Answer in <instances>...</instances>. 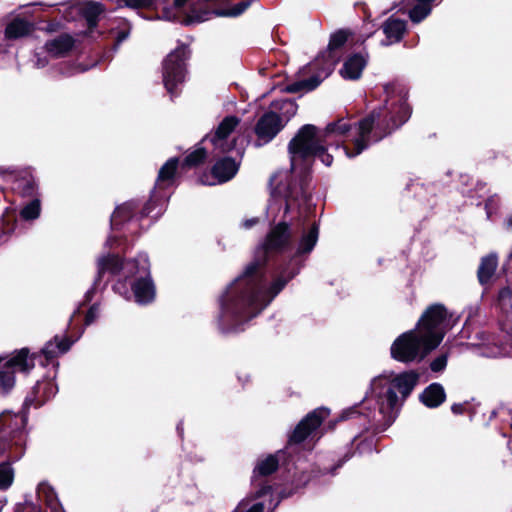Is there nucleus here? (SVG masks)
Returning a JSON list of instances; mask_svg holds the SVG:
<instances>
[{"mask_svg": "<svg viewBox=\"0 0 512 512\" xmlns=\"http://www.w3.org/2000/svg\"><path fill=\"white\" fill-rule=\"evenodd\" d=\"M40 211V201L35 199L23 207L20 215L25 220H34L39 217Z\"/></svg>", "mask_w": 512, "mask_h": 512, "instance_id": "28", "label": "nucleus"}, {"mask_svg": "<svg viewBox=\"0 0 512 512\" xmlns=\"http://www.w3.org/2000/svg\"><path fill=\"white\" fill-rule=\"evenodd\" d=\"M33 366L27 349H21L10 359H0V394H7L14 387L16 371H28Z\"/></svg>", "mask_w": 512, "mask_h": 512, "instance_id": "8", "label": "nucleus"}, {"mask_svg": "<svg viewBox=\"0 0 512 512\" xmlns=\"http://www.w3.org/2000/svg\"><path fill=\"white\" fill-rule=\"evenodd\" d=\"M130 8H146L153 4V0H122Z\"/></svg>", "mask_w": 512, "mask_h": 512, "instance_id": "35", "label": "nucleus"}, {"mask_svg": "<svg viewBox=\"0 0 512 512\" xmlns=\"http://www.w3.org/2000/svg\"><path fill=\"white\" fill-rule=\"evenodd\" d=\"M71 343L67 339H58L57 337L54 339V342H49L42 350L43 354L47 359H51L58 354L65 353Z\"/></svg>", "mask_w": 512, "mask_h": 512, "instance_id": "24", "label": "nucleus"}, {"mask_svg": "<svg viewBox=\"0 0 512 512\" xmlns=\"http://www.w3.org/2000/svg\"><path fill=\"white\" fill-rule=\"evenodd\" d=\"M127 34H121V36L118 39V42L123 41L126 38Z\"/></svg>", "mask_w": 512, "mask_h": 512, "instance_id": "48", "label": "nucleus"}, {"mask_svg": "<svg viewBox=\"0 0 512 512\" xmlns=\"http://www.w3.org/2000/svg\"><path fill=\"white\" fill-rule=\"evenodd\" d=\"M257 222H258L257 218H251V219L245 220L243 222V227L246 228V229H249L252 226H254L255 224H257Z\"/></svg>", "mask_w": 512, "mask_h": 512, "instance_id": "41", "label": "nucleus"}, {"mask_svg": "<svg viewBox=\"0 0 512 512\" xmlns=\"http://www.w3.org/2000/svg\"><path fill=\"white\" fill-rule=\"evenodd\" d=\"M177 162L178 160L176 158L168 160L160 169L158 180L167 181L172 179L177 168Z\"/></svg>", "mask_w": 512, "mask_h": 512, "instance_id": "31", "label": "nucleus"}, {"mask_svg": "<svg viewBox=\"0 0 512 512\" xmlns=\"http://www.w3.org/2000/svg\"><path fill=\"white\" fill-rule=\"evenodd\" d=\"M430 341L418 329L409 330L394 340L390 348L391 356L403 363L420 361L437 348V343Z\"/></svg>", "mask_w": 512, "mask_h": 512, "instance_id": "3", "label": "nucleus"}, {"mask_svg": "<svg viewBox=\"0 0 512 512\" xmlns=\"http://www.w3.org/2000/svg\"><path fill=\"white\" fill-rule=\"evenodd\" d=\"M314 156L320 157L321 161L326 165L329 166L332 163V156L325 153V146L323 145V152H320L318 154H315Z\"/></svg>", "mask_w": 512, "mask_h": 512, "instance_id": "39", "label": "nucleus"}, {"mask_svg": "<svg viewBox=\"0 0 512 512\" xmlns=\"http://www.w3.org/2000/svg\"><path fill=\"white\" fill-rule=\"evenodd\" d=\"M277 466L278 460L275 458V456L270 455L259 461L255 470L260 475H269L276 470Z\"/></svg>", "mask_w": 512, "mask_h": 512, "instance_id": "27", "label": "nucleus"}, {"mask_svg": "<svg viewBox=\"0 0 512 512\" xmlns=\"http://www.w3.org/2000/svg\"><path fill=\"white\" fill-rule=\"evenodd\" d=\"M347 40V34H333L328 44L327 51L322 53L313 64L314 66H316L320 62V60L322 61L320 72H318L315 76L311 77L308 80H303L294 83L293 85H291L290 91H310L315 89L322 82V80L326 78L331 72L335 62L336 51L343 47L347 43Z\"/></svg>", "mask_w": 512, "mask_h": 512, "instance_id": "7", "label": "nucleus"}, {"mask_svg": "<svg viewBox=\"0 0 512 512\" xmlns=\"http://www.w3.org/2000/svg\"><path fill=\"white\" fill-rule=\"evenodd\" d=\"M238 168V164L233 159L224 158L218 161L212 169L214 180L210 181L208 179L202 178L201 181L203 184L207 185H215L217 183L226 182L235 176Z\"/></svg>", "mask_w": 512, "mask_h": 512, "instance_id": "14", "label": "nucleus"}, {"mask_svg": "<svg viewBox=\"0 0 512 512\" xmlns=\"http://www.w3.org/2000/svg\"><path fill=\"white\" fill-rule=\"evenodd\" d=\"M351 128V125L348 121L344 119H340L336 122L330 123L327 125L324 133L325 136L329 134H337V135H345Z\"/></svg>", "mask_w": 512, "mask_h": 512, "instance_id": "29", "label": "nucleus"}, {"mask_svg": "<svg viewBox=\"0 0 512 512\" xmlns=\"http://www.w3.org/2000/svg\"><path fill=\"white\" fill-rule=\"evenodd\" d=\"M406 29V21L398 15L390 16L383 26V32H406Z\"/></svg>", "mask_w": 512, "mask_h": 512, "instance_id": "26", "label": "nucleus"}, {"mask_svg": "<svg viewBox=\"0 0 512 512\" xmlns=\"http://www.w3.org/2000/svg\"><path fill=\"white\" fill-rule=\"evenodd\" d=\"M189 0H164L163 17L169 21H176L186 26H193L205 22L213 14L217 16H238L248 7L247 3H240L229 10L208 11L191 8L185 13L183 8Z\"/></svg>", "mask_w": 512, "mask_h": 512, "instance_id": "2", "label": "nucleus"}, {"mask_svg": "<svg viewBox=\"0 0 512 512\" xmlns=\"http://www.w3.org/2000/svg\"><path fill=\"white\" fill-rule=\"evenodd\" d=\"M287 280L281 278L277 279L271 286L269 294L266 295L263 292H257L250 300V305L253 307H259L261 310L267 306L271 300L283 289Z\"/></svg>", "mask_w": 512, "mask_h": 512, "instance_id": "20", "label": "nucleus"}, {"mask_svg": "<svg viewBox=\"0 0 512 512\" xmlns=\"http://www.w3.org/2000/svg\"><path fill=\"white\" fill-rule=\"evenodd\" d=\"M17 416H11L9 413H2L0 415V429L4 426L11 427V422L15 419L17 420Z\"/></svg>", "mask_w": 512, "mask_h": 512, "instance_id": "38", "label": "nucleus"}, {"mask_svg": "<svg viewBox=\"0 0 512 512\" xmlns=\"http://www.w3.org/2000/svg\"><path fill=\"white\" fill-rule=\"evenodd\" d=\"M239 124V119L234 116H228L219 124L211 141L220 152H227L233 148V142L227 140L228 136Z\"/></svg>", "mask_w": 512, "mask_h": 512, "instance_id": "12", "label": "nucleus"}, {"mask_svg": "<svg viewBox=\"0 0 512 512\" xmlns=\"http://www.w3.org/2000/svg\"><path fill=\"white\" fill-rule=\"evenodd\" d=\"M452 411L456 414L458 413H461L462 410H463V406L461 404H454L452 407H451Z\"/></svg>", "mask_w": 512, "mask_h": 512, "instance_id": "42", "label": "nucleus"}, {"mask_svg": "<svg viewBox=\"0 0 512 512\" xmlns=\"http://www.w3.org/2000/svg\"><path fill=\"white\" fill-rule=\"evenodd\" d=\"M402 40V34H385V40H381V44L384 46L398 43Z\"/></svg>", "mask_w": 512, "mask_h": 512, "instance_id": "37", "label": "nucleus"}, {"mask_svg": "<svg viewBox=\"0 0 512 512\" xmlns=\"http://www.w3.org/2000/svg\"><path fill=\"white\" fill-rule=\"evenodd\" d=\"M325 137L324 131H319L314 125H304L289 143L291 169L296 170L298 162L323 152Z\"/></svg>", "mask_w": 512, "mask_h": 512, "instance_id": "4", "label": "nucleus"}, {"mask_svg": "<svg viewBox=\"0 0 512 512\" xmlns=\"http://www.w3.org/2000/svg\"><path fill=\"white\" fill-rule=\"evenodd\" d=\"M70 9L82 15L89 29L96 28L105 14V7L99 2L77 3Z\"/></svg>", "mask_w": 512, "mask_h": 512, "instance_id": "13", "label": "nucleus"}, {"mask_svg": "<svg viewBox=\"0 0 512 512\" xmlns=\"http://www.w3.org/2000/svg\"><path fill=\"white\" fill-rule=\"evenodd\" d=\"M274 107L275 109L279 108L281 114L279 115L274 111L267 112L258 120L255 126L257 137L265 143L271 141L297 111V106L290 100L276 103Z\"/></svg>", "mask_w": 512, "mask_h": 512, "instance_id": "6", "label": "nucleus"}, {"mask_svg": "<svg viewBox=\"0 0 512 512\" xmlns=\"http://www.w3.org/2000/svg\"><path fill=\"white\" fill-rule=\"evenodd\" d=\"M138 271L142 274L146 275L149 270V263L146 255L139 256L137 260ZM133 293L135 297V301L139 304H147L154 300L155 298V287L152 283L150 277L145 276L139 278L134 282Z\"/></svg>", "mask_w": 512, "mask_h": 512, "instance_id": "10", "label": "nucleus"}, {"mask_svg": "<svg viewBox=\"0 0 512 512\" xmlns=\"http://www.w3.org/2000/svg\"><path fill=\"white\" fill-rule=\"evenodd\" d=\"M46 65V62L45 61H42V60H38L37 61V66L38 67H44Z\"/></svg>", "mask_w": 512, "mask_h": 512, "instance_id": "45", "label": "nucleus"}, {"mask_svg": "<svg viewBox=\"0 0 512 512\" xmlns=\"http://www.w3.org/2000/svg\"><path fill=\"white\" fill-rule=\"evenodd\" d=\"M290 238L289 226L286 223H279L267 235L264 248L267 251L280 250L289 243Z\"/></svg>", "mask_w": 512, "mask_h": 512, "instance_id": "17", "label": "nucleus"}, {"mask_svg": "<svg viewBox=\"0 0 512 512\" xmlns=\"http://www.w3.org/2000/svg\"><path fill=\"white\" fill-rule=\"evenodd\" d=\"M318 239V229L317 227H312V229L303 236V238L300 241L299 247H298V253H309L315 246Z\"/></svg>", "mask_w": 512, "mask_h": 512, "instance_id": "25", "label": "nucleus"}, {"mask_svg": "<svg viewBox=\"0 0 512 512\" xmlns=\"http://www.w3.org/2000/svg\"><path fill=\"white\" fill-rule=\"evenodd\" d=\"M206 157V151L203 148H197L190 153L184 160V165L188 167L196 166Z\"/></svg>", "mask_w": 512, "mask_h": 512, "instance_id": "33", "label": "nucleus"}, {"mask_svg": "<svg viewBox=\"0 0 512 512\" xmlns=\"http://www.w3.org/2000/svg\"><path fill=\"white\" fill-rule=\"evenodd\" d=\"M34 30L51 32V29L48 27H36L30 16L26 13L13 12L7 16L5 32H31Z\"/></svg>", "mask_w": 512, "mask_h": 512, "instance_id": "16", "label": "nucleus"}, {"mask_svg": "<svg viewBox=\"0 0 512 512\" xmlns=\"http://www.w3.org/2000/svg\"><path fill=\"white\" fill-rule=\"evenodd\" d=\"M271 488L270 487H264L262 488L259 492H258V497H264L265 500L261 501V502H258L256 504H254L250 510L252 512H263L264 511V508L266 506V500L268 499L269 502H270V507L271 509H274L276 507V505L278 504V502L272 504L271 502Z\"/></svg>", "mask_w": 512, "mask_h": 512, "instance_id": "30", "label": "nucleus"}, {"mask_svg": "<svg viewBox=\"0 0 512 512\" xmlns=\"http://www.w3.org/2000/svg\"><path fill=\"white\" fill-rule=\"evenodd\" d=\"M13 470L8 464L0 465V488L5 489L12 484L13 481Z\"/></svg>", "mask_w": 512, "mask_h": 512, "instance_id": "32", "label": "nucleus"}, {"mask_svg": "<svg viewBox=\"0 0 512 512\" xmlns=\"http://www.w3.org/2000/svg\"><path fill=\"white\" fill-rule=\"evenodd\" d=\"M256 270V266L255 265H251L247 268L246 270V274L247 275H251L254 271Z\"/></svg>", "mask_w": 512, "mask_h": 512, "instance_id": "44", "label": "nucleus"}, {"mask_svg": "<svg viewBox=\"0 0 512 512\" xmlns=\"http://www.w3.org/2000/svg\"><path fill=\"white\" fill-rule=\"evenodd\" d=\"M366 64L367 60L363 55L355 54L345 60L339 73L346 80H357L361 77Z\"/></svg>", "mask_w": 512, "mask_h": 512, "instance_id": "18", "label": "nucleus"}, {"mask_svg": "<svg viewBox=\"0 0 512 512\" xmlns=\"http://www.w3.org/2000/svg\"><path fill=\"white\" fill-rule=\"evenodd\" d=\"M121 212L120 209L116 210L113 214V220L118 216V214Z\"/></svg>", "mask_w": 512, "mask_h": 512, "instance_id": "49", "label": "nucleus"}, {"mask_svg": "<svg viewBox=\"0 0 512 512\" xmlns=\"http://www.w3.org/2000/svg\"><path fill=\"white\" fill-rule=\"evenodd\" d=\"M97 267L98 277H101V275L105 272L116 273L120 269H125L129 273H133L134 263L128 262L125 265H123L116 256L109 255L107 257L99 258L97 262Z\"/></svg>", "mask_w": 512, "mask_h": 512, "instance_id": "19", "label": "nucleus"}, {"mask_svg": "<svg viewBox=\"0 0 512 512\" xmlns=\"http://www.w3.org/2000/svg\"><path fill=\"white\" fill-rule=\"evenodd\" d=\"M507 225L509 228H512V216L507 220Z\"/></svg>", "mask_w": 512, "mask_h": 512, "instance_id": "47", "label": "nucleus"}, {"mask_svg": "<svg viewBox=\"0 0 512 512\" xmlns=\"http://www.w3.org/2000/svg\"><path fill=\"white\" fill-rule=\"evenodd\" d=\"M506 295H507V296L509 295V291H508V290H504V291H502V293H501V297H504V296H506Z\"/></svg>", "mask_w": 512, "mask_h": 512, "instance_id": "50", "label": "nucleus"}, {"mask_svg": "<svg viewBox=\"0 0 512 512\" xmlns=\"http://www.w3.org/2000/svg\"><path fill=\"white\" fill-rule=\"evenodd\" d=\"M188 56L185 47L171 52L164 62L163 80L168 92L173 93L185 77L184 61Z\"/></svg>", "mask_w": 512, "mask_h": 512, "instance_id": "9", "label": "nucleus"}, {"mask_svg": "<svg viewBox=\"0 0 512 512\" xmlns=\"http://www.w3.org/2000/svg\"><path fill=\"white\" fill-rule=\"evenodd\" d=\"M509 353H510V350H508L506 348H503L500 351H498L497 353H494L493 355L494 356H500V355H507Z\"/></svg>", "mask_w": 512, "mask_h": 512, "instance_id": "43", "label": "nucleus"}, {"mask_svg": "<svg viewBox=\"0 0 512 512\" xmlns=\"http://www.w3.org/2000/svg\"><path fill=\"white\" fill-rule=\"evenodd\" d=\"M375 122L374 113L359 122L358 125V136L353 140L354 151L345 146L344 150L348 157H355L360 154L368 145V136L373 128Z\"/></svg>", "mask_w": 512, "mask_h": 512, "instance_id": "15", "label": "nucleus"}, {"mask_svg": "<svg viewBox=\"0 0 512 512\" xmlns=\"http://www.w3.org/2000/svg\"><path fill=\"white\" fill-rule=\"evenodd\" d=\"M497 267V258L495 255L484 257L478 269V278L481 284L487 283L494 274Z\"/></svg>", "mask_w": 512, "mask_h": 512, "instance_id": "23", "label": "nucleus"}, {"mask_svg": "<svg viewBox=\"0 0 512 512\" xmlns=\"http://www.w3.org/2000/svg\"><path fill=\"white\" fill-rule=\"evenodd\" d=\"M456 321L444 306L434 304L425 310L417 323L416 329L428 340H431L430 342H436L438 347L447 331L456 324Z\"/></svg>", "mask_w": 512, "mask_h": 512, "instance_id": "5", "label": "nucleus"}, {"mask_svg": "<svg viewBox=\"0 0 512 512\" xmlns=\"http://www.w3.org/2000/svg\"><path fill=\"white\" fill-rule=\"evenodd\" d=\"M398 118L399 120L396 121L393 117H392V121H393V126L394 127H397L398 125H401L402 123H404L410 116V110H409V107L406 103H401V105L399 106V109H398Z\"/></svg>", "mask_w": 512, "mask_h": 512, "instance_id": "34", "label": "nucleus"}, {"mask_svg": "<svg viewBox=\"0 0 512 512\" xmlns=\"http://www.w3.org/2000/svg\"><path fill=\"white\" fill-rule=\"evenodd\" d=\"M446 363V356H440L431 363V369L435 372H439L445 368Z\"/></svg>", "mask_w": 512, "mask_h": 512, "instance_id": "36", "label": "nucleus"}, {"mask_svg": "<svg viewBox=\"0 0 512 512\" xmlns=\"http://www.w3.org/2000/svg\"><path fill=\"white\" fill-rule=\"evenodd\" d=\"M73 46V39L69 34H59L46 44V49L52 55H61L69 51Z\"/></svg>", "mask_w": 512, "mask_h": 512, "instance_id": "22", "label": "nucleus"}, {"mask_svg": "<svg viewBox=\"0 0 512 512\" xmlns=\"http://www.w3.org/2000/svg\"><path fill=\"white\" fill-rule=\"evenodd\" d=\"M421 400L427 407H437L445 400V392L440 384H431L421 394Z\"/></svg>", "mask_w": 512, "mask_h": 512, "instance_id": "21", "label": "nucleus"}, {"mask_svg": "<svg viewBox=\"0 0 512 512\" xmlns=\"http://www.w3.org/2000/svg\"><path fill=\"white\" fill-rule=\"evenodd\" d=\"M418 381V374L408 371L394 376L381 375L372 380L371 392L377 399L380 414L392 420L402 401L411 393Z\"/></svg>", "mask_w": 512, "mask_h": 512, "instance_id": "1", "label": "nucleus"}, {"mask_svg": "<svg viewBox=\"0 0 512 512\" xmlns=\"http://www.w3.org/2000/svg\"><path fill=\"white\" fill-rule=\"evenodd\" d=\"M492 201H493V200H492V199H490V200L488 201L487 205H486V207H487V209H488V211H487L488 216H490L489 205L492 203Z\"/></svg>", "mask_w": 512, "mask_h": 512, "instance_id": "46", "label": "nucleus"}, {"mask_svg": "<svg viewBox=\"0 0 512 512\" xmlns=\"http://www.w3.org/2000/svg\"><path fill=\"white\" fill-rule=\"evenodd\" d=\"M328 415L329 411L327 409L320 408L314 410L298 424L291 436V441L295 443L303 441Z\"/></svg>", "mask_w": 512, "mask_h": 512, "instance_id": "11", "label": "nucleus"}, {"mask_svg": "<svg viewBox=\"0 0 512 512\" xmlns=\"http://www.w3.org/2000/svg\"><path fill=\"white\" fill-rule=\"evenodd\" d=\"M247 512H252L250 509Z\"/></svg>", "mask_w": 512, "mask_h": 512, "instance_id": "51", "label": "nucleus"}, {"mask_svg": "<svg viewBox=\"0 0 512 512\" xmlns=\"http://www.w3.org/2000/svg\"><path fill=\"white\" fill-rule=\"evenodd\" d=\"M97 314H98V309L96 307H91L86 315L85 323L87 325L91 324L97 317Z\"/></svg>", "mask_w": 512, "mask_h": 512, "instance_id": "40", "label": "nucleus"}]
</instances>
